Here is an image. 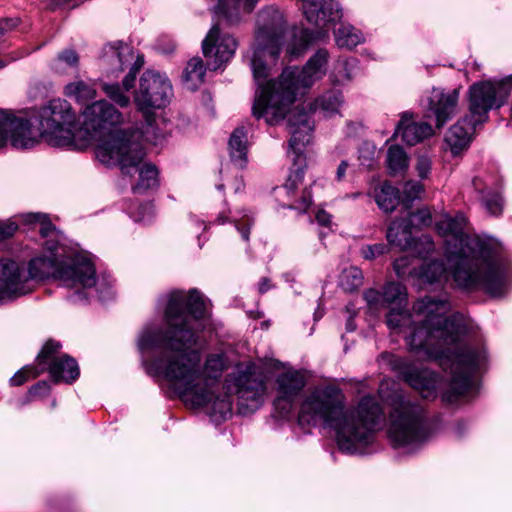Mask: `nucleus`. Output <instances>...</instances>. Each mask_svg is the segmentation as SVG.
Instances as JSON below:
<instances>
[{"instance_id":"nucleus-13","label":"nucleus","mask_w":512,"mask_h":512,"mask_svg":"<svg viewBox=\"0 0 512 512\" xmlns=\"http://www.w3.org/2000/svg\"><path fill=\"white\" fill-rule=\"evenodd\" d=\"M173 96L169 79L158 72L147 70L140 79L134 91V104L148 124H152L153 111L166 107Z\"/></svg>"},{"instance_id":"nucleus-30","label":"nucleus","mask_w":512,"mask_h":512,"mask_svg":"<svg viewBox=\"0 0 512 512\" xmlns=\"http://www.w3.org/2000/svg\"><path fill=\"white\" fill-rule=\"evenodd\" d=\"M387 166L391 175H396L408 168L406 152L398 145H392L387 152Z\"/></svg>"},{"instance_id":"nucleus-45","label":"nucleus","mask_w":512,"mask_h":512,"mask_svg":"<svg viewBox=\"0 0 512 512\" xmlns=\"http://www.w3.org/2000/svg\"><path fill=\"white\" fill-rule=\"evenodd\" d=\"M17 229L18 226L14 222L0 223V241L13 236Z\"/></svg>"},{"instance_id":"nucleus-41","label":"nucleus","mask_w":512,"mask_h":512,"mask_svg":"<svg viewBox=\"0 0 512 512\" xmlns=\"http://www.w3.org/2000/svg\"><path fill=\"white\" fill-rule=\"evenodd\" d=\"M432 162L427 156H419L416 163V171L418 176L425 179L430 174Z\"/></svg>"},{"instance_id":"nucleus-1","label":"nucleus","mask_w":512,"mask_h":512,"mask_svg":"<svg viewBox=\"0 0 512 512\" xmlns=\"http://www.w3.org/2000/svg\"><path fill=\"white\" fill-rule=\"evenodd\" d=\"M257 25L251 68L258 89L252 114L258 119L265 118L270 125L287 117V128L291 135L288 155L293 164L281 187V191L288 197V202L283 207L304 214L312 205L311 187H304L300 194L298 188L303 183L307 167L304 148L312 139L310 112L320 109L325 115L337 113L343 96L341 92L331 90L308 103L309 110L300 105L290 109L298 94H302L325 75L329 53L326 49H319L303 68L287 67L277 79L268 80L271 74L270 65L275 64L281 52L286 20L278 9L268 7L259 12Z\"/></svg>"},{"instance_id":"nucleus-24","label":"nucleus","mask_w":512,"mask_h":512,"mask_svg":"<svg viewBox=\"0 0 512 512\" xmlns=\"http://www.w3.org/2000/svg\"><path fill=\"white\" fill-rule=\"evenodd\" d=\"M63 93L78 103H86L96 97V87L90 80L76 79L64 87Z\"/></svg>"},{"instance_id":"nucleus-44","label":"nucleus","mask_w":512,"mask_h":512,"mask_svg":"<svg viewBox=\"0 0 512 512\" xmlns=\"http://www.w3.org/2000/svg\"><path fill=\"white\" fill-rule=\"evenodd\" d=\"M34 217L38 221H41V227H40L39 232L42 237L50 236L51 233L56 229L55 226L49 220L46 219L45 215L36 214V215H34Z\"/></svg>"},{"instance_id":"nucleus-52","label":"nucleus","mask_w":512,"mask_h":512,"mask_svg":"<svg viewBox=\"0 0 512 512\" xmlns=\"http://www.w3.org/2000/svg\"><path fill=\"white\" fill-rule=\"evenodd\" d=\"M11 29V21L8 19L0 20V39Z\"/></svg>"},{"instance_id":"nucleus-32","label":"nucleus","mask_w":512,"mask_h":512,"mask_svg":"<svg viewBox=\"0 0 512 512\" xmlns=\"http://www.w3.org/2000/svg\"><path fill=\"white\" fill-rule=\"evenodd\" d=\"M406 298V288L402 284L390 282L384 286L383 302L385 304H396L398 307H401L406 303Z\"/></svg>"},{"instance_id":"nucleus-2","label":"nucleus","mask_w":512,"mask_h":512,"mask_svg":"<svg viewBox=\"0 0 512 512\" xmlns=\"http://www.w3.org/2000/svg\"><path fill=\"white\" fill-rule=\"evenodd\" d=\"M205 317V300L196 289L188 293L172 291L164 310L165 329L145 327L137 346L141 352L159 350L149 371L171 382L194 406L207 407L214 421H223L232 413L231 395L214 394L210 383L200 374V355L193 349L197 343L198 322Z\"/></svg>"},{"instance_id":"nucleus-7","label":"nucleus","mask_w":512,"mask_h":512,"mask_svg":"<svg viewBox=\"0 0 512 512\" xmlns=\"http://www.w3.org/2000/svg\"><path fill=\"white\" fill-rule=\"evenodd\" d=\"M81 117L79 131L83 133L82 139L101 142L95 150L101 163L119 166L124 174H131L134 168H138L145 152L127 132L118 129L123 123V115L118 109L106 100H98L87 105Z\"/></svg>"},{"instance_id":"nucleus-16","label":"nucleus","mask_w":512,"mask_h":512,"mask_svg":"<svg viewBox=\"0 0 512 512\" xmlns=\"http://www.w3.org/2000/svg\"><path fill=\"white\" fill-rule=\"evenodd\" d=\"M386 239L391 246L400 250H413L424 257L434 250L430 236L422 235L418 239L412 237V220L410 217L396 218L387 229Z\"/></svg>"},{"instance_id":"nucleus-21","label":"nucleus","mask_w":512,"mask_h":512,"mask_svg":"<svg viewBox=\"0 0 512 512\" xmlns=\"http://www.w3.org/2000/svg\"><path fill=\"white\" fill-rule=\"evenodd\" d=\"M411 115L403 113L399 121L395 135L401 134L402 140L407 145H415L433 134L432 126L427 122H410Z\"/></svg>"},{"instance_id":"nucleus-34","label":"nucleus","mask_w":512,"mask_h":512,"mask_svg":"<svg viewBox=\"0 0 512 512\" xmlns=\"http://www.w3.org/2000/svg\"><path fill=\"white\" fill-rule=\"evenodd\" d=\"M409 321V314L400 307L392 308L386 317L387 325L394 328H402Z\"/></svg>"},{"instance_id":"nucleus-38","label":"nucleus","mask_w":512,"mask_h":512,"mask_svg":"<svg viewBox=\"0 0 512 512\" xmlns=\"http://www.w3.org/2000/svg\"><path fill=\"white\" fill-rule=\"evenodd\" d=\"M36 371H39L38 365L36 364V367H25L18 372H16L11 378L10 383L12 386H20L24 384L28 378L36 377L37 375H34Z\"/></svg>"},{"instance_id":"nucleus-49","label":"nucleus","mask_w":512,"mask_h":512,"mask_svg":"<svg viewBox=\"0 0 512 512\" xmlns=\"http://www.w3.org/2000/svg\"><path fill=\"white\" fill-rule=\"evenodd\" d=\"M347 168H348V162L345 160L341 161V163L339 164L337 171H336V178L338 181H341L344 179Z\"/></svg>"},{"instance_id":"nucleus-46","label":"nucleus","mask_w":512,"mask_h":512,"mask_svg":"<svg viewBox=\"0 0 512 512\" xmlns=\"http://www.w3.org/2000/svg\"><path fill=\"white\" fill-rule=\"evenodd\" d=\"M407 217H410L412 220V217H418L421 221V223L425 226H428L432 222V217L429 211L426 210H420L417 213H410Z\"/></svg>"},{"instance_id":"nucleus-22","label":"nucleus","mask_w":512,"mask_h":512,"mask_svg":"<svg viewBox=\"0 0 512 512\" xmlns=\"http://www.w3.org/2000/svg\"><path fill=\"white\" fill-rule=\"evenodd\" d=\"M473 186L478 193V200L486 211L493 216H499L503 211V199L497 190L491 189L488 183L480 178L473 179Z\"/></svg>"},{"instance_id":"nucleus-35","label":"nucleus","mask_w":512,"mask_h":512,"mask_svg":"<svg viewBox=\"0 0 512 512\" xmlns=\"http://www.w3.org/2000/svg\"><path fill=\"white\" fill-rule=\"evenodd\" d=\"M389 245L377 243L373 245H364L360 249L361 256L366 260H373L378 256L388 253Z\"/></svg>"},{"instance_id":"nucleus-23","label":"nucleus","mask_w":512,"mask_h":512,"mask_svg":"<svg viewBox=\"0 0 512 512\" xmlns=\"http://www.w3.org/2000/svg\"><path fill=\"white\" fill-rule=\"evenodd\" d=\"M231 161L239 168L247 163V134L243 127L236 128L228 142Z\"/></svg>"},{"instance_id":"nucleus-11","label":"nucleus","mask_w":512,"mask_h":512,"mask_svg":"<svg viewBox=\"0 0 512 512\" xmlns=\"http://www.w3.org/2000/svg\"><path fill=\"white\" fill-rule=\"evenodd\" d=\"M103 60L110 65H115L117 71H124L129 67L128 74L122 81V87L118 83H103L102 90L106 96L118 106L125 108L130 104V98L125 94L134 87L136 75L144 65L143 55H134L133 49L121 41H115L104 47Z\"/></svg>"},{"instance_id":"nucleus-29","label":"nucleus","mask_w":512,"mask_h":512,"mask_svg":"<svg viewBox=\"0 0 512 512\" xmlns=\"http://www.w3.org/2000/svg\"><path fill=\"white\" fill-rule=\"evenodd\" d=\"M158 186V170L155 165L145 163L139 168V181L133 187L135 193H144Z\"/></svg>"},{"instance_id":"nucleus-33","label":"nucleus","mask_w":512,"mask_h":512,"mask_svg":"<svg viewBox=\"0 0 512 512\" xmlns=\"http://www.w3.org/2000/svg\"><path fill=\"white\" fill-rule=\"evenodd\" d=\"M335 73L343 80H351L358 69V60L356 58H340L335 65Z\"/></svg>"},{"instance_id":"nucleus-39","label":"nucleus","mask_w":512,"mask_h":512,"mask_svg":"<svg viewBox=\"0 0 512 512\" xmlns=\"http://www.w3.org/2000/svg\"><path fill=\"white\" fill-rule=\"evenodd\" d=\"M83 0H49L46 9L49 11L71 10L78 7Z\"/></svg>"},{"instance_id":"nucleus-28","label":"nucleus","mask_w":512,"mask_h":512,"mask_svg":"<svg viewBox=\"0 0 512 512\" xmlns=\"http://www.w3.org/2000/svg\"><path fill=\"white\" fill-rule=\"evenodd\" d=\"M335 42L340 48L352 49L363 40L362 34L351 25L341 24L334 32Z\"/></svg>"},{"instance_id":"nucleus-40","label":"nucleus","mask_w":512,"mask_h":512,"mask_svg":"<svg viewBox=\"0 0 512 512\" xmlns=\"http://www.w3.org/2000/svg\"><path fill=\"white\" fill-rule=\"evenodd\" d=\"M364 299L368 306L374 309H377L378 307L385 304L383 302V292L381 293L380 291L373 288L367 289L364 292Z\"/></svg>"},{"instance_id":"nucleus-25","label":"nucleus","mask_w":512,"mask_h":512,"mask_svg":"<svg viewBox=\"0 0 512 512\" xmlns=\"http://www.w3.org/2000/svg\"><path fill=\"white\" fill-rule=\"evenodd\" d=\"M373 197L378 207L385 213L393 212L400 199L399 190L387 182L374 188Z\"/></svg>"},{"instance_id":"nucleus-9","label":"nucleus","mask_w":512,"mask_h":512,"mask_svg":"<svg viewBox=\"0 0 512 512\" xmlns=\"http://www.w3.org/2000/svg\"><path fill=\"white\" fill-rule=\"evenodd\" d=\"M392 410L389 415L388 437L394 448L414 450L430 436V427L424 408L395 391L389 398Z\"/></svg>"},{"instance_id":"nucleus-55","label":"nucleus","mask_w":512,"mask_h":512,"mask_svg":"<svg viewBox=\"0 0 512 512\" xmlns=\"http://www.w3.org/2000/svg\"><path fill=\"white\" fill-rule=\"evenodd\" d=\"M217 221H218V223L224 224V220H223L221 217H219V218L217 219Z\"/></svg>"},{"instance_id":"nucleus-26","label":"nucleus","mask_w":512,"mask_h":512,"mask_svg":"<svg viewBox=\"0 0 512 512\" xmlns=\"http://www.w3.org/2000/svg\"><path fill=\"white\" fill-rule=\"evenodd\" d=\"M206 68L200 57L190 59L184 69L182 80L189 90H196L204 82Z\"/></svg>"},{"instance_id":"nucleus-5","label":"nucleus","mask_w":512,"mask_h":512,"mask_svg":"<svg viewBox=\"0 0 512 512\" xmlns=\"http://www.w3.org/2000/svg\"><path fill=\"white\" fill-rule=\"evenodd\" d=\"M466 218L463 215L445 217L436 227L443 236H451L454 242L446 241V258L456 285L467 291L483 290L491 296H501L507 289V267L495 257L490 245L481 240L473 242L471 249L477 257L466 253L468 243L463 230Z\"/></svg>"},{"instance_id":"nucleus-42","label":"nucleus","mask_w":512,"mask_h":512,"mask_svg":"<svg viewBox=\"0 0 512 512\" xmlns=\"http://www.w3.org/2000/svg\"><path fill=\"white\" fill-rule=\"evenodd\" d=\"M344 278H352L351 285L345 286L346 290L352 291L362 284V273L358 268H350L344 272Z\"/></svg>"},{"instance_id":"nucleus-20","label":"nucleus","mask_w":512,"mask_h":512,"mask_svg":"<svg viewBox=\"0 0 512 512\" xmlns=\"http://www.w3.org/2000/svg\"><path fill=\"white\" fill-rule=\"evenodd\" d=\"M29 289V281L21 278L16 262L8 259L0 260V301L25 295Z\"/></svg>"},{"instance_id":"nucleus-31","label":"nucleus","mask_w":512,"mask_h":512,"mask_svg":"<svg viewBox=\"0 0 512 512\" xmlns=\"http://www.w3.org/2000/svg\"><path fill=\"white\" fill-rule=\"evenodd\" d=\"M225 367L226 364L224 356L220 354H211L207 357L204 364V374L206 377L203 375L201 376L208 383L209 380H218L221 377ZM200 374L202 373L200 372Z\"/></svg>"},{"instance_id":"nucleus-43","label":"nucleus","mask_w":512,"mask_h":512,"mask_svg":"<svg viewBox=\"0 0 512 512\" xmlns=\"http://www.w3.org/2000/svg\"><path fill=\"white\" fill-rule=\"evenodd\" d=\"M57 60L70 67H76L79 62V56L74 50L66 49L58 54Z\"/></svg>"},{"instance_id":"nucleus-18","label":"nucleus","mask_w":512,"mask_h":512,"mask_svg":"<svg viewBox=\"0 0 512 512\" xmlns=\"http://www.w3.org/2000/svg\"><path fill=\"white\" fill-rule=\"evenodd\" d=\"M277 396L274 407L281 417L287 416L293 404L306 385L305 377L298 371H287L276 378Z\"/></svg>"},{"instance_id":"nucleus-12","label":"nucleus","mask_w":512,"mask_h":512,"mask_svg":"<svg viewBox=\"0 0 512 512\" xmlns=\"http://www.w3.org/2000/svg\"><path fill=\"white\" fill-rule=\"evenodd\" d=\"M225 387L229 393H235L241 406L245 405L251 412L262 405L267 390L265 375L253 362L238 364L226 376Z\"/></svg>"},{"instance_id":"nucleus-37","label":"nucleus","mask_w":512,"mask_h":512,"mask_svg":"<svg viewBox=\"0 0 512 512\" xmlns=\"http://www.w3.org/2000/svg\"><path fill=\"white\" fill-rule=\"evenodd\" d=\"M412 259L408 256H401L393 262V268L396 273V275L399 278H404L406 275H413L415 276V271H417L416 268H413L412 270H409V266L411 265Z\"/></svg>"},{"instance_id":"nucleus-8","label":"nucleus","mask_w":512,"mask_h":512,"mask_svg":"<svg viewBox=\"0 0 512 512\" xmlns=\"http://www.w3.org/2000/svg\"><path fill=\"white\" fill-rule=\"evenodd\" d=\"M512 92V75L497 81H480L468 90L467 112L448 130L445 141L452 154L466 149L476 129L487 122L489 111L504 105Z\"/></svg>"},{"instance_id":"nucleus-19","label":"nucleus","mask_w":512,"mask_h":512,"mask_svg":"<svg viewBox=\"0 0 512 512\" xmlns=\"http://www.w3.org/2000/svg\"><path fill=\"white\" fill-rule=\"evenodd\" d=\"M458 101V89L449 92L433 89L428 97L425 118H434L437 128H441L456 113Z\"/></svg>"},{"instance_id":"nucleus-10","label":"nucleus","mask_w":512,"mask_h":512,"mask_svg":"<svg viewBox=\"0 0 512 512\" xmlns=\"http://www.w3.org/2000/svg\"><path fill=\"white\" fill-rule=\"evenodd\" d=\"M55 245L48 247L49 255L35 257L28 265V275L16 263L19 275L22 279L29 281L30 289L33 290V280H44L52 277L63 282L65 286L91 288L96 284V269L94 264L86 258H78L71 263H64L56 253L53 252Z\"/></svg>"},{"instance_id":"nucleus-6","label":"nucleus","mask_w":512,"mask_h":512,"mask_svg":"<svg viewBox=\"0 0 512 512\" xmlns=\"http://www.w3.org/2000/svg\"><path fill=\"white\" fill-rule=\"evenodd\" d=\"M38 122L39 135L32 130L31 120L23 113L0 110V149L8 143L15 149H29L42 137L54 147L77 149V114L65 99H52L33 115Z\"/></svg>"},{"instance_id":"nucleus-50","label":"nucleus","mask_w":512,"mask_h":512,"mask_svg":"<svg viewBox=\"0 0 512 512\" xmlns=\"http://www.w3.org/2000/svg\"><path fill=\"white\" fill-rule=\"evenodd\" d=\"M271 287H272V284H271L270 279L267 277H264L259 282L258 290L260 293H265L269 289H271Z\"/></svg>"},{"instance_id":"nucleus-48","label":"nucleus","mask_w":512,"mask_h":512,"mask_svg":"<svg viewBox=\"0 0 512 512\" xmlns=\"http://www.w3.org/2000/svg\"><path fill=\"white\" fill-rule=\"evenodd\" d=\"M316 219L318 223L323 226H327L331 222L330 215L324 210L318 211V213L316 214Z\"/></svg>"},{"instance_id":"nucleus-15","label":"nucleus","mask_w":512,"mask_h":512,"mask_svg":"<svg viewBox=\"0 0 512 512\" xmlns=\"http://www.w3.org/2000/svg\"><path fill=\"white\" fill-rule=\"evenodd\" d=\"M61 344L55 340H48L36 357L39 375L48 371L54 382H74L80 374L76 360L67 354H61Z\"/></svg>"},{"instance_id":"nucleus-3","label":"nucleus","mask_w":512,"mask_h":512,"mask_svg":"<svg viewBox=\"0 0 512 512\" xmlns=\"http://www.w3.org/2000/svg\"><path fill=\"white\" fill-rule=\"evenodd\" d=\"M450 310L446 299L425 296L413 305V312L422 317L407 337L411 351L425 359H437L440 366L450 371V391L463 396L475 388V375L487 360L483 347L463 341L467 326L463 317L456 313L444 315Z\"/></svg>"},{"instance_id":"nucleus-53","label":"nucleus","mask_w":512,"mask_h":512,"mask_svg":"<svg viewBox=\"0 0 512 512\" xmlns=\"http://www.w3.org/2000/svg\"><path fill=\"white\" fill-rule=\"evenodd\" d=\"M347 329H348V331H353L354 330V327L352 326V322L351 321H348Z\"/></svg>"},{"instance_id":"nucleus-54","label":"nucleus","mask_w":512,"mask_h":512,"mask_svg":"<svg viewBox=\"0 0 512 512\" xmlns=\"http://www.w3.org/2000/svg\"><path fill=\"white\" fill-rule=\"evenodd\" d=\"M7 65V62L0 59V69L5 67Z\"/></svg>"},{"instance_id":"nucleus-51","label":"nucleus","mask_w":512,"mask_h":512,"mask_svg":"<svg viewBox=\"0 0 512 512\" xmlns=\"http://www.w3.org/2000/svg\"><path fill=\"white\" fill-rule=\"evenodd\" d=\"M40 390L47 391L48 390V384L46 382H39L36 385L32 386L29 390L30 394L37 395L40 393Z\"/></svg>"},{"instance_id":"nucleus-14","label":"nucleus","mask_w":512,"mask_h":512,"mask_svg":"<svg viewBox=\"0 0 512 512\" xmlns=\"http://www.w3.org/2000/svg\"><path fill=\"white\" fill-rule=\"evenodd\" d=\"M391 368L424 399H435L443 384L442 377L426 367L398 356H391Z\"/></svg>"},{"instance_id":"nucleus-27","label":"nucleus","mask_w":512,"mask_h":512,"mask_svg":"<svg viewBox=\"0 0 512 512\" xmlns=\"http://www.w3.org/2000/svg\"><path fill=\"white\" fill-rule=\"evenodd\" d=\"M415 276L423 283H437L446 278V267L442 261H430L422 264L415 271Z\"/></svg>"},{"instance_id":"nucleus-17","label":"nucleus","mask_w":512,"mask_h":512,"mask_svg":"<svg viewBox=\"0 0 512 512\" xmlns=\"http://www.w3.org/2000/svg\"><path fill=\"white\" fill-rule=\"evenodd\" d=\"M237 40L229 34H222L218 24H214L202 42V50L208 67L218 69L228 62L237 49Z\"/></svg>"},{"instance_id":"nucleus-4","label":"nucleus","mask_w":512,"mask_h":512,"mask_svg":"<svg viewBox=\"0 0 512 512\" xmlns=\"http://www.w3.org/2000/svg\"><path fill=\"white\" fill-rule=\"evenodd\" d=\"M298 419L302 424L322 423L334 429L339 449L355 454L373 442L374 432L384 420V411L370 395L362 397L356 408L345 409L340 390L327 386L315 389L303 400Z\"/></svg>"},{"instance_id":"nucleus-47","label":"nucleus","mask_w":512,"mask_h":512,"mask_svg":"<svg viewBox=\"0 0 512 512\" xmlns=\"http://www.w3.org/2000/svg\"><path fill=\"white\" fill-rule=\"evenodd\" d=\"M250 226L251 222L249 219L243 221L242 223H237L236 227L238 231L240 232L243 240L248 241L249 235H250Z\"/></svg>"},{"instance_id":"nucleus-36","label":"nucleus","mask_w":512,"mask_h":512,"mask_svg":"<svg viewBox=\"0 0 512 512\" xmlns=\"http://www.w3.org/2000/svg\"><path fill=\"white\" fill-rule=\"evenodd\" d=\"M423 191V185L417 181H407L404 185V203L406 206L410 205L416 198H418Z\"/></svg>"}]
</instances>
